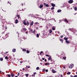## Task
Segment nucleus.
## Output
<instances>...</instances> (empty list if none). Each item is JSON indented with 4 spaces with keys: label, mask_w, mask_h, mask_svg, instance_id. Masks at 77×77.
I'll list each match as a JSON object with an SVG mask.
<instances>
[{
    "label": "nucleus",
    "mask_w": 77,
    "mask_h": 77,
    "mask_svg": "<svg viewBox=\"0 0 77 77\" xmlns=\"http://www.w3.org/2000/svg\"><path fill=\"white\" fill-rule=\"evenodd\" d=\"M23 23L24 24V25H25V26H29V23L28 21H26V23L25 20H24L23 22Z\"/></svg>",
    "instance_id": "obj_1"
},
{
    "label": "nucleus",
    "mask_w": 77,
    "mask_h": 77,
    "mask_svg": "<svg viewBox=\"0 0 77 77\" xmlns=\"http://www.w3.org/2000/svg\"><path fill=\"white\" fill-rule=\"evenodd\" d=\"M74 67V64H70L69 66V68H72Z\"/></svg>",
    "instance_id": "obj_2"
},
{
    "label": "nucleus",
    "mask_w": 77,
    "mask_h": 77,
    "mask_svg": "<svg viewBox=\"0 0 77 77\" xmlns=\"http://www.w3.org/2000/svg\"><path fill=\"white\" fill-rule=\"evenodd\" d=\"M69 3H70V4L71 3H73V0H70L68 2Z\"/></svg>",
    "instance_id": "obj_3"
},
{
    "label": "nucleus",
    "mask_w": 77,
    "mask_h": 77,
    "mask_svg": "<svg viewBox=\"0 0 77 77\" xmlns=\"http://www.w3.org/2000/svg\"><path fill=\"white\" fill-rule=\"evenodd\" d=\"M48 60H50L51 61V60H52V58H51V56L49 57L48 58Z\"/></svg>",
    "instance_id": "obj_4"
},
{
    "label": "nucleus",
    "mask_w": 77,
    "mask_h": 77,
    "mask_svg": "<svg viewBox=\"0 0 77 77\" xmlns=\"http://www.w3.org/2000/svg\"><path fill=\"white\" fill-rule=\"evenodd\" d=\"M64 40H65L66 41H68V38H66V37H64Z\"/></svg>",
    "instance_id": "obj_5"
},
{
    "label": "nucleus",
    "mask_w": 77,
    "mask_h": 77,
    "mask_svg": "<svg viewBox=\"0 0 77 77\" xmlns=\"http://www.w3.org/2000/svg\"><path fill=\"white\" fill-rule=\"evenodd\" d=\"M12 52H13V53H14V52H15V51H16V49H12Z\"/></svg>",
    "instance_id": "obj_6"
},
{
    "label": "nucleus",
    "mask_w": 77,
    "mask_h": 77,
    "mask_svg": "<svg viewBox=\"0 0 77 77\" xmlns=\"http://www.w3.org/2000/svg\"><path fill=\"white\" fill-rule=\"evenodd\" d=\"M29 30L30 31V32H33V29L32 28H29Z\"/></svg>",
    "instance_id": "obj_7"
},
{
    "label": "nucleus",
    "mask_w": 77,
    "mask_h": 77,
    "mask_svg": "<svg viewBox=\"0 0 77 77\" xmlns=\"http://www.w3.org/2000/svg\"><path fill=\"white\" fill-rule=\"evenodd\" d=\"M44 5L46 6V7H48V5L46 4V3H44Z\"/></svg>",
    "instance_id": "obj_8"
},
{
    "label": "nucleus",
    "mask_w": 77,
    "mask_h": 77,
    "mask_svg": "<svg viewBox=\"0 0 77 77\" xmlns=\"http://www.w3.org/2000/svg\"><path fill=\"white\" fill-rule=\"evenodd\" d=\"M18 23V19H16L15 20V23L16 24H17Z\"/></svg>",
    "instance_id": "obj_9"
},
{
    "label": "nucleus",
    "mask_w": 77,
    "mask_h": 77,
    "mask_svg": "<svg viewBox=\"0 0 77 77\" xmlns=\"http://www.w3.org/2000/svg\"><path fill=\"white\" fill-rule=\"evenodd\" d=\"M45 65H50V63H45Z\"/></svg>",
    "instance_id": "obj_10"
},
{
    "label": "nucleus",
    "mask_w": 77,
    "mask_h": 77,
    "mask_svg": "<svg viewBox=\"0 0 77 77\" xmlns=\"http://www.w3.org/2000/svg\"><path fill=\"white\" fill-rule=\"evenodd\" d=\"M52 72H53V73H55L56 72V71H55V70H54V69H52Z\"/></svg>",
    "instance_id": "obj_11"
},
{
    "label": "nucleus",
    "mask_w": 77,
    "mask_h": 77,
    "mask_svg": "<svg viewBox=\"0 0 77 77\" xmlns=\"http://www.w3.org/2000/svg\"><path fill=\"white\" fill-rule=\"evenodd\" d=\"M66 42L67 44H69V43H70V42L69 41H66Z\"/></svg>",
    "instance_id": "obj_12"
},
{
    "label": "nucleus",
    "mask_w": 77,
    "mask_h": 77,
    "mask_svg": "<svg viewBox=\"0 0 77 77\" xmlns=\"http://www.w3.org/2000/svg\"><path fill=\"white\" fill-rule=\"evenodd\" d=\"M11 77H14V73H12L11 74Z\"/></svg>",
    "instance_id": "obj_13"
},
{
    "label": "nucleus",
    "mask_w": 77,
    "mask_h": 77,
    "mask_svg": "<svg viewBox=\"0 0 77 77\" xmlns=\"http://www.w3.org/2000/svg\"><path fill=\"white\" fill-rule=\"evenodd\" d=\"M30 26H33V21H32L30 24Z\"/></svg>",
    "instance_id": "obj_14"
},
{
    "label": "nucleus",
    "mask_w": 77,
    "mask_h": 77,
    "mask_svg": "<svg viewBox=\"0 0 77 77\" xmlns=\"http://www.w3.org/2000/svg\"><path fill=\"white\" fill-rule=\"evenodd\" d=\"M51 6H52L53 7H54L56 5H55V4H54L53 3H52L51 4Z\"/></svg>",
    "instance_id": "obj_15"
},
{
    "label": "nucleus",
    "mask_w": 77,
    "mask_h": 77,
    "mask_svg": "<svg viewBox=\"0 0 77 77\" xmlns=\"http://www.w3.org/2000/svg\"><path fill=\"white\" fill-rule=\"evenodd\" d=\"M64 21H65V22H67V23H68V21L67 20H66V19H64Z\"/></svg>",
    "instance_id": "obj_16"
},
{
    "label": "nucleus",
    "mask_w": 77,
    "mask_h": 77,
    "mask_svg": "<svg viewBox=\"0 0 77 77\" xmlns=\"http://www.w3.org/2000/svg\"><path fill=\"white\" fill-rule=\"evenodd\" d=\"M8 3L10 4V5H12V2H9V1H8Z\"/></svg>",
    "instance_id": "obj_17"
},
{
    "label": "nucleus",
    "mask_w": 77,
    "mask_h": 77,
    "mask_svg": "<svg viewBox=\"0 0 77 77\" xmlns=\"http://www.w3.org/2000/svg\"><path fill=\"white\" fill-rule=\"evenodd\" d=\"M52 32H53L52 30H51V29L49 30V33H52Z\"/></svg>",
    "instance_id": "obj_18"
},
{
    "label": "nucleus",
    "mask_w": 77,
    "mask_h": 77,
    "mask_svg": "<svg viewBox=\"0 0 77 77\" xmlns=\"http://www.w3.org/2000/svg\"><path fill=\"white\" fill-rule=\"evenodd\" d=\"M62 11V10H61L59 9L57 11V12H60Z\"/></svg>",
    "instance_id": "obj_19"
},
{
    "label": "nucleus",
    "mask_w": 77,
    "mask_h": 77,
    "mask_svg": "<svg viewBox=\"0 0 77 77\" xmlns=\"http://www.w3.org/2000/svg\"><path fill=\"white\" fill-rule=\"evenodd\" d=\"M74 8V10H75V11H77V8L76 7H75Z\"/></svg>",
    "instance_id": "obj_20"
},
{
    "label": "nucleus",
    "mask_w": 77,
    "mask_h": 77,
    "mask_svg": "<svg viewBox=\"0 0 77 77\" xmlns=\"http://www.w3.org/2000/svg\"><path fill=\"white\" fill-rule=\"evenodd\" d=\"M60 41H61V42H62V43H63V39H60Z\"/></svg>",
    "instance_id": "obj_21"
},
{
    "label": "nucleus",
    "mask_w": 77,
    "mask_h": 77,
    "mask_svg": "<svg viewBox=\"0 0 77 77\" xmlns=\"http://www.w3.org/2000/svg\"><path fill=\"white\" fill-rule=\"evenodd\" d=\"M42 7H43V5H41L40 6V8H42Z\"/></svg>",
    "instance_id": "obj_22"
},
{
    "label": "nucleus",
    "mask_w": 77,
    "mask_h": 77,
    "mask_svg": "<svg viewBox=\"0 0 77 77\" xmlns=\"http://www.w3.org/2000/svg\"><path fill=\"white\" fill-rule=\"evenodd\" d=\"M17 17H18V19H19V18H20V15H18V14H17Z\"/></svg>",
    "instance_id": "obj_23"
},
{
    "label": "nucleus",
    "mask_w": 77,
    "mask_h": 77,
    "mask_svg": "<svg viewBox=\"0 0 77 77\" xmlns=\"http://www.w3.org/2000/svg\"><path fill=\"white\" fill-rule=\"evenodd\" d=\"M23 31H26V30H27V29L25 28H23Z\"/></svg>",
    "instance_id": "obj_24"
},
{
    "label": "nucleus",
    "mask_w": 77,
    "mask_h": 77,
    "mask_svg": "<svg viewBox=\"0 0 77 77\" xmlns=\"http://www.w3.org/2000/svg\"><path fill=\"white\" fill-rule=\"evenodd\" d=\"M22 51H26V49H23Z\"/></svg>",
    "instance_id": "obj_25"
},
{
    "label": "nucleus",
    "mask_w": 77,
    "mask_h": 77,
    "mask_svg": "<svg viewBox=\"0 0 77 77\" xmlns=\"http://www.w3.org/2000/svg\"><path fill=\"white\" fill-rule=\"evenodd\" d=\"M30 53V51H29L27 50L26 51V53Z\"/></svg>",
    "instance_id": "obj_26"
},
{
    "label": "nucleus",
    "mask_w": 77,
    "mask_h": 77,
    "mask_svg": "<svg viewBox=\"0 0 77 77\" xmlns=\"http://www.w3.org/2000/svg\"><path fill=\"white\" fill-rule=\"evenodd\" d=\"M51 10H53V9H54V7H52L51 8Z\"/></svg>",
    "instance_id": "obj_27"
},
{
    "label": "nucleus",
    "mask_w": 77,
    "mask_h": 77,
    "mask_svg": "<svg viewBox=\"0 0 77 77\" xmlns=\"http://www.w3.org/2000/svg\"><path fill=\"white\" fill-rule=\"evenodd\" d=\"M36 70H38V69H39V67H37L36 68Z\"/></svg>",
    "instance_id": "obj_28"
},
{
    "label": "nucleus",
    "mask_w": 77,
    "mask_h": 77,
    "mask_svg": "<svg viewBox=\"0 0 77 77\" xmlns=\"http://www.w3.org/2000/svg\"><path fill=\"white\" fill-rule=\"evenodd\" d=\"M46 56L47 57H50V56L49 55L46 54Z\"/></svg>",
    "instance_id": "obj_29"
},
{
    "label": "nucleus",
    "mask_w": 77,
    "mask_h": 77,
    "mask_svg": "<svg viewBox=\"0 0 77 77\" xmlns=\"http://www.w3.org/2000/svg\"><path fill=\"white\" fill-rule=\"evenodd\" d=\"M37 38H39V34H37Z\"/></svg>",
    "instance_id": "obj_30"
},
{
    "label": "nucleus",
    "mask_w": 77,
    "mask_h": 77,
    "mask_svg": "<svg viewBox=\"0 0 77 77\" xmlns=\"http://www.w3.org/2000/svg\"><path fill=\"white\" fill-rule=\"evenodd\" d=\"M5 59H8V57L7 56L6 57H5Z\"/></svg>",
    "instance_id": "obj_31"
},
{
    "label": "nucleus",
    "mask_w": 77,
    "mask_h": 77,
    "mask_svg": "<svg viewBox=\"0 0 77 77\" xmlns=\"http://www.w3.org/2000/svg\"><path fill=\"white\" fill-rule=\"evenodd\" d=\"M55 28H54V27H52V30H55Z\"/></svg>",
    "instance_id": "obj_32"
},
{
    "label": "nucleus",
    "mask_w": 77,
    "mask_h": 77,
    "mask_svg": "<svg viewBox=\"0 0 77 77\" xmlns=\"http://www.w3.org/2000/svg\"><path fill=\"white\" fill-rule=\"evenodd\" d=\"M0 60H1V61H2L3 60V59L2 58H1Z\"/></svg>",
    "instance_id": "obj_33"
},
{
    "label": "nucleus",
    "mask_w": 77,
    "mask_h": 77,
    "mask_svg": "<svg viewBox=\"0 0 77 77\" xmlns=\"http://www.w3.org/2000/svg\"><path fill=\"white\" fill-rule=\"evenodd\" d=\"M5 36H6V38H8V35L7 34H6Z\"/></svg>",
    "instance_id": "obj_34"
},
{
    "label": "nucleus",
    "mask_w": 77,
    "mask_h": 77,
    "mask_svg": "<svg viewBox=\"0 0 77 77\" xmlns=\"http://www.w3.org/2000/svg\"><path fill=\"white\" fill-rule=\"evenodd\" d=\"M70 74H71V73L70 72H68L67 73V74H68V75H70Z\"/></svg>",
    "instance_id": "obj_35"
},
{
    "label": "nucleus",
    "mask_w": 77,
    "mask_h": 77,
    "mask_svg": "<svg viewBox=\"0 0 77 77\" xmlns=\"http://www.w3.org/2000/svg\"><path fill=\"white\" fill-rule=\"evenodd\" d=\"M26 67L28 68H30V66H26Z\"/></svg>",
    "instance_id": "obj_36"
},
{
    "label": "nucleus",
    "mask_w": 77,
    "mask_h": 77,
    "mask_svg": "<svg viewBox=\"0 0 77 77\" xmlns=\"http://www.w3.org/2000/svg\"><path fill=\"white\" fill-rule=\"evenodd\" d=\"M26 77H28V76H29V75H28V74H26Z\"/></svg>",
    "instance_id": "obj_37"
},
{
    "label": "nucleus",
    "mask_w": 77,
    "mask_h": 77,
    "mask_svg": "<svg viewBox=\"0 0 77 77\" xmlns=\"http://www.w3.org/2000/svg\"><path fill=\"white\" fill-rule=\"evenodd\" d=\"M35 74H33L32 75V77H35Z\"/></svg>",
    "instance_id": "obj_38"
},
{
    "label": "nucleus",
    "mask_w": 77,
    "mask_h": 77,
    "mask_svg": "<svg viewBox=\"0 0 77 77\" xmlns=\"http://www.w3.org/2000/svg\"><path fill=\"white\" fill-rule=\"evenodd\" d=\"M11 75L8 74L7 75V76H8V77H11Z\"/></svg>",
    "instance_id": "obj_39"
},
{
    "label": "nucleus",
    "mask_w": 77,
    "mask_h": 77,
    "mask_svg": "<svg viewBox=\"0 0 77 77\" xmlns=\"http://www.w3.org/2000/svg\"><path fill=\"white\" fill-rule=\"evenodd\" d=\"M63 35H61V36H60L61 38H63Z\"/></svg>",
    "instance_id": "obj_40"
},
{
    "label": "nucleus",
    "mask_w": 77,
    "mask_h": 77,
    "mask_svg": "<svg viewBox=\"0 0 77 77\" xmlns=\"http://www.w3.org/2000/svg\"><path fill=\"white\" fill-rule=\"evenodd\" d=\"M38 22H35V23H34V24H38Z\"/></svg>",
    "instance_id": "obj_41"
},
{
    "label": "nucleus",
    "mask_w": 77,
    "mask_h": 77,
    "mask_svg": "<svg viewBox=\"0 0 77 77\" xmlns=\"http://www.w3.org/2000/svg\"><path fill=\"white\" fill-rule=\"evenodd\" d=\"M17 76H19L20 75V73L18 72L17 74Z\"/></svg>",
    "instance_id": "obj_42"
},
{
    "label": "nucleus",
    "mask_w": 77,
    "mask_h": 77,
    "mask_svg": "<svg viewBox=\"0 0 77 77\" xmlns=\"http://www.w3.org/2000/svg\"><path fill=\"white\" fill-rule=\"evenodd\" d=\"M33 74H34L35 75V74H36L37 73H36V72H34L33 73Z\"/></svg>",
    "instance_id": "obj_43"
},
{
    "label": "nucleus",
    "mask_w": 77,
    "mask_h": 77,
    "mask_svg": "<svg viewBox=\"0 0 77 77\" xmlns=\"http://www.w3.org/2000/svg\"><path fill=\"white\" fill-rule=\"evenodd\" d=\"M63 59H66V57H63Z\"/></svg>",
    "instance_id": "obj_44"
},
{
    "label": "nucleus",
    "mask_w": 77,
    "mask_h": 77,
    "mask_svg": "<svg viewBox=\"0 0 77 77\" xmlns=\"http://www.w3.org/2000/svg\"><path fill=\"white\" fill-rule=\"evenodd\" d=\"M74 77H77V75H75Z\"/></svg>",
    "instance_id": "obj_45"
},
{
    "label": "nucleus",
    "mask_w": 77,
    "mask_h": 77,
    "mask_svg": "<svg viewBox=\"0 0 77 77\" xmlns=\"http://www.w3.org/2000/svg\"><path fill=\"white\" fill-rule=\"evenodd\" d=\"M48 69L46 70V72H48Z\"/></svg>",
    "instance_id": "obj_46"
},
{
    "label": "nucleus",
    "mask_w": 77,
    "mask_h": 77,
    "mask_svg": "<svg viewBox=\"0 0 77 77\" xmlns=\"http://www.w3.org/2000/svg\"><path fill=\"white\" fill-rule=\"evenodd\" d=\"M43 71H45V69H43Z\"/></svg>",
    "instance_id": "obj_47"
},
{
    "label": "nucleus",
    "mask_w": 77,
    "mask_h": 77,
    "mask_svg": "<svg viewBox=\"0 0 77 77\" xmlns=\"http://www.w3.org/2000/svg\"><path fill=\"white\" fill-rule=\"evenodd\" d=\"M45 62H47V60L46 59H45Z\"/></svg>",
    "instance_id": "obj_48"
},
{
    "label": "nucleus",
    "mask_w": 77,
    "mask_h": 77,
    "mask_svg": "<svg viewBox=\"0 0 77 77\" xmlns=\"http://www.w3.org/2000/svg\"><path fill=\"white\" fill-rule=\"evenodd\" d=\"M40 53L42 54V53H43V51H42L40 52Z\"/></svg>",
    "instance_id": "obj_49"
},
{
    "label": "nucleus",
    "mask_w": 77,
    "mask_h": 77,
    "mask_svg": "<svg viewBox=\"0 0 77 77\" xmlns=\"http://www.w3.org/2000/svg\"><path fill=\"white\" fill-rule=\"evenodd\" d=\"M63 68L64 69H65V66H63Z\"/></svg>",
    "instance_id": "obj_50"
},
{
    "label": "nucleus",
    "mask_w": 77,
    "mask_h": 77,
    "mask_svg": "<svg viewBox=\"0 0 77 77\" xmlns=\"http://www.w3.org/2000/svg\"><path fill=\"white\" fill-rule=\"evenodd\" d=\"M32 33H35V31L34 30V31H33V32H32Z\"/></svg>",
    "instance_id": "obj_51"
},
{
    "label": "nucleus",
    "mask_w": 77,
    "mask_h": 77,
    "mask_svg": "<svg viewBox=\"0 0 77 77\" xmlns=\"http://www.w3.org/2000/svg\"><path fill=\"white\" fill-rule=\"evenodd\" d=\"M42 60H44L45 59V58H42Z\"/></svg>",
    "instance_id": "obj_52"
},
{
    "label": "nucleus",
    "mask_w": 77,
    "mask_h": 77,
    "mask_svg": "<svg viewBox=\"0 0 77 77\" xmlns=\"http://www.w3.org/2000/svg\"><path fill=\"white\" fill-rule=\"evenodd\" d=\"M8 52H9L8 51L6 52H5V53H7V54L8 53Z\"/></svg>",
    "instance_id": "obj_53"
},
{
    "label": "nucleus",
    "mask_w": 77,
    "mask_h": 77,
    "mask_svg": "<svg viewBox=\"0 0 77 77\" xmlns=\"http://www.w3.org/2000/svg\"><path fill=\"white\" fill-rule=\"evenodd\" d=\"M70 77H73V76H72V75H70Z\"/></svg>",
    "instance_id": "obj_54"
},
{
    "label": "nucleus",
    "mask_w": 77,
    "mask_h": 77,
    "mask_svg": "<svg viewBox=\"0 0 77 77\" xmlns=\"http://www.w3.org/2000/svg\"><path fill=\"white\" fill-rule=\"evenodd\" d=\"M5 29H7V26H6L5 27Z\"/></svg>",
    "instance_id": "obj_55"
},
{
    "label": "nucleus",
    "mask_w": 77,
    "mask_h": 77,
    "mask_svg": "<svg viewBox=\"0 0 77 77\" xmlns=\"http://www.w3.org/2000/svg\"><path fill=\"white\" fill-rule=\"evenodd\" d=\"M20 63H23V61H20Z\"/></svg>",
    "instance_id": "obj_56"
},
{
    "label": "nucleus",
    "mask_w": 77,
    "mask_h": 77,
    "mask_svg": "<svg viewBox=\"0 0 77 77\" xmlns=\"http://www.w3.org/2000/svg\"><path fill=\"white\" fill-rule=\"evenodd\" d=\"M36 29H38V28L36 27Z\"/></svg>",
    "instance_id": "obj_57"
},
{
    "label": "nucleus",
    "mask_w": 77,
    "mask_h": 77,
    "mask_svg": "<svg viewBox=\"0 0 77 77\" xmlns=\"http://www.w3.org/2000/svg\"><path fill=\"white\" fill-rule=\"evenodd\" d=\"M23 71H24V70H25V69H24V68H23Z\"/></svg>",
    "instance_id": "obj_58"
},
{
    "label": "nucleus",
    "mask_w": 77,
    "mask_h": 77,
    "mask_svg": "<svg viewBox=\"0 0 77 77\" xmlns=\"http://www.w3.org/2000/svg\"><path fill=\"white\" fill-rule=\"evenodd\" d=\"M60 77H63V75H61Z\"/></svg>",
    "instance_id": "obj_59"
},
{
    "label": "nucleus",
    "mask_w": 77,
    "mask_h": 77,
    "mask_svg": "<svg viewBox=\"0 0 77 77\" xmlns=\"http://www.w3.org/2000/svg\"><path fill=\"white\" fill-rule=\"evenodd\" d=\"M42 63H40V65H42Z\"/></svg>",
    "instance_id": "obj_60"
},
{
    "label": "nucleus",
    "mask_w": 77,
    "mask_h": 77,
    "mask_svg": "<svg viewBox=\"0 0 77 77\" xmlns=\"http://www.w3.org/2000/svg\"><path fill=\"white\" fill-rule=\"evenodd\" d=\"M24 5H23V4H22V6H23Z\"/></svg>",
    "instance_id": "obj_61"
},
{
    "label": "nucleus",
    "mask_w": 77,
    "mask_h": 77,
    "mask_svg": "<svg viewBox=\"0 0 77 77\" xmlns=\"http://www.w3.org/2000/svg\"><path fill=\"white\" fill-rule=\"evenodd\" d=\"M40 55H41V52L40 53Z\"/></svg>",
    "instance_id": "obj_62"
},
{
    "label": "nucleus",
    "mask_w": 77,
    "mask_h": 77,
    "mask_svg": "<svg viewBox=\"0 0 77 77\" xmlns=\"http://www.w3.org/2000/svg\"><path fill=\"white\" fill-rule=\"evenodd\" d=\"M76 14H77L76 13H75L74 15H76Z\"/></svg>",
    "instance_id": "obj_63"
},
{
    "label": "nucleus",
    "mask_w": 77,
    "mask_h": 77,
    "mask_svg": "<svg viewBox=\"0 0 77 77\" xmlns=\"http://www.w3.org/2000/svg\"><path fill=\"white\" fill-rule=\"evenodd\" d=\"M2 72V71H0V73H1V72Z\"/></svg>",
    "instance_id": "obj_64"
}]
</instances>
